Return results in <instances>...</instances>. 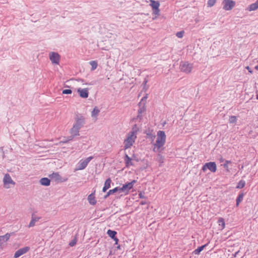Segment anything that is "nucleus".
Listing matches in <instances>:
<instances>
[{"label":"nucleus","instance_id":"1","mask_svg":"<svg viewBox=\"0 0 258 258\" xmlns=\"http://www.w3.org/2000/svg\"><path fill=\"white\" fill-rule=\"evenodd\" d=\"M166 136L165 132L159 131L157 132V138L155 143L154 144V152H161L163 150V146L166 142Z\"/></svg>","mask_w":258,"mask_h":258},{"label":"nucleus","instance_id":"2","mask_svg":"<svg viewBox=\"0 0 258 258\" xmlns=\"http://www.w3.org/2000/svg\"><path fill=\"white\" fill-rule=\"evenodd\" d=\"M137 132L138 129L135 126L133 128L132 131L127 134V138L124 141L125 149L130 148L133 145L137 138Z\"/></svg>","mask_w":258,"mask_h":258},{"label":"nucleus","instance_id":"3","mask_svg":"<svg viewBox=\"0 0 258 258\" xmlns=\"http://www.w3.org/2000/svg\"><path fill=\"white\" fill-rule=\"evenodd\" d=\"M136 182V180H133L130 182L126 183L123 185L121 187H118L119 193H122L121 195L126 196L128 195L130 191L134 187L135 183Z\"/></svg>","mask_w":258,"mask_h":258},{"label":"nucleus","instance_id":"4","mask_svg":"<svg viewBox=\"0 0 258 258\" xmlns=\"http://www.w3.org/2000/svg\"><path fill=\"white\" fill-rule=\"evenodd\" d=\"M147 99V96H146L142 98L141 101L139 103V105L140 106V108L138 110V118H140V119H142V114L145 112L146 110V101Z\"/></svg>","mask_w":258,"mask_h":258},{"label":"nucleus","instance_id":"5","mask_svg":"<svg viewBox=\"0 0 258 258\" xmlns=\"http://www.w3.org/2000/svg\"><path fill=\"white\" fill-rule=\"evenodd\" d=\"M4 186L6 188H10L15 185V182L13 180L10 175L7 173L3 179Z\"/></svg>","mask_w":258,"mask_h":258},{"label":"nucleus","instance_id":"6","mask_svg":"<svg viewBox=\"0 0 258 258\" xmlns=\"http://www.w3.org/2000/svg\"><path fill=\"white\" fill-rule=\"evenodd\" d=\"M150 6L152 8L153 11V14L155 15L158 16L160 14V3L158 1H155L154 0H150Z\"/></svg>","mask_w":258,"mask_h":258},{"label":"nucleus","instance_id":"7","mask_svg":"<svg viewBox=\"0 0 258 258\" xmlns=\"http://www.w3.org/2000/svg\"><path fill=\"white\" fill-rule=\"evenodd\" d=\"M192 64L189 63L188 62H182L180 65V70L186 74L190 73L192 71Z\"/></svg>","mask_w":258,"mask_h":258},{"label":"nucleus","instance_id":"8","mask_svg":"<svg viewBox=\"0 0 258 258\" xmlns=\"http://www.w3.org/2000/svg\"><path fill=\"white\" fill-rule=\"evenodd\" d=\"M208 169L212 172H215L217 170V165L214 162H210L204 164L202 167V170L205 172Z\"/></svg>","mask_w":258,"mask_h":258},{"label":"nucleus","instance_id":"9","mask_svg":"<svg viewBox=\"0 0 258 258\" xmlns=\"http://www.w3.org/2000/svg\"><path fill=\"white\" fill-rule=\"evenodd\" d=\"M223 4L225 10L230 11L234 7L235 3L232 0H223Z\"/></svg>","mask_w":258,"mask_h":258},{"label":"nucleus","instance_id":"10","mask_svg":"<svg viewBox=\"0 0 258 258\" xmlns=\"http://www.w3.org/2000/svg\"><path fill=\"white\" fill-rule=\"evenodd\" d=\"M49 59L53 64H58L60 60V56L57 53L51 52L49 53Z\"/></svg>","mask_w":258,"mask_h":258},{"label":"nucleus","instance_id":"11","mask_svg":"<svg viewBox=\"0 0 258 258\" xmlns=\"http://www.w3.org/2000/svg\"><path fill=\"white\" fill-rule=\"evenodd\" d=\"M92 159H93V157L90 156V157L87 158L86 159H85L84 160H81L79 162V166H78V170H83V169H85L87 167L89 162Z\"/></svg>","mask_w":258,"mask_h":258},{"label":"nucleus","instance_id":"12","mask_svg":"<svg viewBox=\"0 0 258 258\" xmlns=\"http://www.w3.org/2000/svg\"><path fill=\"white\" fill-rule=\"evenodd\" d=\"M30 247L25 246L17 250L14 254L15 258H18L22 255L25 254L30 250Z\"/></svg>","mask_w":258,"mask_h":258},{"label":"nucleus","instance_id":"13","mask_svg":"<svg viewBox=\"0 0 258 258\" xmlns=\"http://www.w3.org/2000/svg\"><path fill=\"white\" fill-rule=\"evenodd\" d=\"M77 92H78L80 96L83 98H86L89 96V91L88 88H79L77 90Z\"/></svg>","mask_w":258,"mask_h":258},{"label":"nucleus","instance_id":"14","mask_svg":"<svg viewBox=\"0 0 258 258\" xmlns=\"http://www.w3.org/2000/svg\"><path fill=\"white\" fill-rule=\"evenodd\" d=\"M111 183V180L110 178H108L105 180L104 186L102 188L103 192H105L108 189H109L110 187Z\"/></svg>","mask_w":258,"mask_h":258},{"label":"nucleus","instance_id":"15","mask_svg":"<svg viewBox=\"0 0 258 258\" xmlns=\"http://www.w3.org/2000/svg\"><path fill=\"white\" fill-rule=\"evenodd\" d=\"M10 234L7 233L4 235L0 236V245L6 242L10 238Z\"/></svg>","mask_w":258,"mask_h":258},{"label":"nucleus","instance_id":"16","mask_svg":"<svg viewBox=\"0 0 258 258\" xmlns=\"http://www.w3.org/2000/svg\"><path fill=\"white\" fill-rule=\"evenodd\" d=\"M79 130L80 128L77 127V126L74 125L71 130V134L73 137L78 136L79 135Z\"/></svg>","mask_w":258,"mask_h":258},{"label":"nucleus","instance_id":"17","mask_svg":"<svg viewBox=\"0 0 258 258\" xmlns=\"http://www.w3.org/2000/svg\"><path fill=\"white\" fill-rule=\"evenodd\" d=\"M84 123V119L82 117H80V118H78L76 123L74 125L75 126H77L78 128H80L83 124Z\"/></svg>","mask_w":258,"mask_h":258},{"label":"nucleus","instance_id":"18","mask_svg":"<svg viewBox=\"0 0 258 258\" xmlns=\"http://www.w3.org/2000/svg\"><path fill=\"white\" fill-rule=\"evenodd\" d=\"M40 219V217L35 216L34 215L32 216L31 220L28 225L29 227H33L35 225V222L38 221Z\"/></svg>","mask_w":258,"mask_h":258},{"label":"nucleus","instance_id":"19","mask_svg":"<svg viewBox=\"0 0 258 258\" xmlns=\"http://www.w3.org/2000/svg\"><path fill=\"white\" fill-rule=\"evenodd\" d=\"M247 9L249 11H253L258 9V0L254 3L250 5Z\"/></svg>","mask_w":258,"mask_h":258},{"label":"nucleus","instance_id":"20","mask_svg":"<svg viewBox=\"0 0 258 258\" xmlns=\"http://www.w3.org/2000/svg\"><path fill=\"white\" fill-rule=\"evenodd\" d=\"M218 224L221 230H223L225 228V221H224V218H223L222 217H220L218 220Z\"/></svg>","mask_w":258,"mask_h":258},{"label":"nucleus","instance_id":"21","mask_svg":"<svg viewBox=\"0 0 258 258\" xmlns=\"http://www.w3.org/2000/svg\"><path fill=\"white\" fill-rule=\"evenodd\" d=\"M88 200L89 203L91 205H94L96 203L95 197L94 196V195H93V194L90 195L88 197Z\"/></svg>","mask_w":258,"mask_h":258},{"label":"nucleus","instance_id":"22","mask_svg":"<svg viewBox=\"0 0 258 258\" xmlns=\"http://www.w3.org/2000/svg\"><path fill=\"white\" fill-rule=\"evenodd\" d=\"M125 161L126 167H130L133 165L132 159L127 155L125 156Z\"/></svg>","mask_w":258,"mask_h":258},{"label":"nucleus","instance_id":"23","mask_svg":"<svg viewBox=\"0 0 258 258\" xmlns=\"http://www.w3.org/2000/svg\"><path fill=\"white\" fill-rule=\"evenodd\" d=\"M40 182L43 185L48 186L50 184V180L47 178H41Z\"/></svg>","mask_w":258,"mask_h":258},{"label":"nucleus","instance_id":"24","mask_svg":"<svg viewBox=\"0 0 258 258\" xmlns=\"http://www.w3.org/2000/svg\"><path fill=\"white\" fill-rule=\"evenodd\" d=\"M117 191L119 192L118 187H116L112 189H110L107 192V194L105 196L104 198H106L110 195H112L114 193L117 192Z\"/></svg>","mask_w":258,"mask_h":258},{"label":"nucleus","instance_id":"25","mask_svg":"<svg viewBox=\"0 0 258 258\" xmlns=\"http://www.w3.org/2000/svg\"><path fill=\"white\" fill-rule=\"evenodd\" d=\"M99 112H100V110L98 108V107H95L94 108L93 111L91 112V116H92V117H96H96H97V115L98 114V113H99Z\"/></svg>","mask_w":258,"mask_h":258},{"label":"nucleus","instance_id":"26","mask_svg":"<svg viewBox=\"0 0 258 258\" xmlns=\"http://www.w3.org/2000/svg\"><path fill=\"white\" fill-rule=\"evenodd\" d=\"M207 246V244H205L204 245H202L200 247H199L198 248H197L196 249H195L194 251V253L195 254H199L200 253V252L204 249V248Z\"/></svg>","mask_w":258,"mask_h":258},{"label":"nucleus","instance_id":"27","mask_svg":"<svg viewBox=\"0 0 258 258\" xmlns=\"http://www.w3.org/2000/svg\"><path fill=\"white\" fill-rule=\"evenodd\" d=\"M89 63L91 66V70L92 71L95 70L98 66L97 62V61H95V60L91 61H90Z\"/></svg>","mask_w":258,"mask_h":258},{"label":"nucleus","instance_id":"28","mask_svg":"<svg viewBox=\"0 0 258 258\" xmlns=\"http://www.w3.org/2000/svg\"><path fill=\"white\" fill-rule=\"evenodd\" d=\"M107 233L112 239H113L115 237V235L117 234L116 231H112L111 230H108L107 231Z\"/></svg>","mask_w":258,"mask_h":258},{"label":"nucleus","instance_id":"29","mask_svg":"<svg viewBox=\"0 0 258 258\" xmlns=\"http://www.w3.org/2000/svg\"><path fill=\"white\" fill-rule=\"evenodd\" d=\"M245 185V181L241 180L238 182L237 185L236 186V188H239V189L242 188L243 187H244Z\"/></svg>","mask_w":258,"mask_h":258},{"label":"nucleus","instance_id":"30","mask_svg":"<svg viewBox=\"0 0 258 258\" xmlns=\"http://www.w3.org/2000/svg\"><path fill=\"white\" fill-rule=\"evenodd\" d=\"M243 198V194H240L236 199V206L238 207L240 203L242 201Z\"/></svg>","mask_w":258,"mask_h":258},{"label":"nucleus","instance_id":"31","mask_svg":"<svg viewBox=\"0 0 258 258\" xmlns=\"http://www.w3.org/2000/svg\"><path fill=\"white\" fill-rule=\"evenodd\" d=\"M216 3V0H209L208 2V7H212L215 5Z\"/></svg>","mask_w":258,"mask_h":258},{"label":"nucleus","instance_id":"32","mask_svg":"<svg viewBox=\"0 0 258 258\" xmlns=\"http://www.w3.org/2000/svg\"><path fill=\"white\" fill-rule=\"evenodd\" d=\"M230 163H231V161H230L226 160V161H225V163L223 164V166L226 169L227 171H229V170L228 169V165L229 164H230Z\"/></svg>","mask_w":258,"mask_h":258},{"label":"nucleus","instance_id":"33","mask_svg":"<svg viewBox=\"0 0 258 258\" xmlns=\"http://www.w3.org/2000/svg\"><path fill=\"white\" fill-rule=\"evenodd\" d=\"M237 120L236 117L235 116H231L229 117V122L230 123H235Z\"/></svg>","mask_w":258,"mask_h":258},{"label":"nucleus","instance_id":"34","mask_svg":"<svg viewBox=\"0 0 258 258\" xmlns=\"http://www.w3.org/2000/svg\"><path fill=\"white\" fill-rule=\"evenodd\" d=\"M51 176L52 178H54L56 179H59L60 178V175L57 173H53L51 174Z\"/></svg>","mask_w":258,"mask_h":258},{"label":"nucleus","instance_id":"35","mask_svg":"<svg viewBox=\"0 0 258 258\" xmlns=\"http://www.w3.org/2000/svg\"><path fill=\"white\" fill-rule=\"evenodd\" d=\"M184 31H180V32H178L176 35V36L178 37V38H182L183 36V34H184Z\"/></svg>","mask_w":258,"mask_h":258},{"label":"nucleus","instance_id":"36","mask_svg":"<svg viewBox=\"0 0 258 258\" xmlns=\"http://www.w3.org/2000/svg\"><path fill=\"white\" fill-rule=\"evenodd\" d=\"M72 92V90L70 89H65L62 91V94H70Z\"/></svg>","mask_w":258,"mask_h":258},{"label":"nucleus","instance_id":"37","mask_svg":"<svg viewBox=\"0 0 258 258\" xmlns=\"http://www.w3.org/2000/svg\"><path fill=\"white\" fill-rule=\"evenodd\" d=\"M76 241L75 240H73V241H72L70 243L69 245H70L71 246H74V245L76 244Z\"/></svg>","mask_w":258,"mask_h":258},{"label":"nucleus","instance_id":"38","mask_svg":"<svg viewBox=\"0 0 258 258\" xmlns=\"http://www.w3.org/2000/svg\"><path fill=\"white\" fill-rule=\"evenodd\" d=\"M158 157L160 158L159 159V161L161 162H163V157L160 155V154H159L158 155Z\"/></svg>","mask_w":258,"mask_h":258},{"label":"nucleus","instance_id":"39","mask_svg":"<svg viewBox=\"0 0 258 258\" xmlns=\"http://www.w3.org/2000/svg\"><path fill=\"white\" fill-rule=\"evenodd\" d=\"M139 198L141 199H144L145 198V196L141 192L139 194Z\"/></svg>","mask_w":258,"mask_h":258},{"label":"nucleus","instance_id":"40","mask_svg":"<svg viewBox=\"0 0 258 258\" xmlns=\"http://www.w3.org/2000/svg\"><path fill=\"white\" fill-rule=\"evenodd\" d=\"M113 240L115 242V244H117L118 242V239L116 237H115L114 238H113Z\"/></svg>","mask_w":258,"mask_h":258},{"label":"nucleus","instance_id":"41","mask_svg":"<svg viewBox=\"0 0 258 258\" xmlns=\"http://www.w3.org/2000/svg\"><path fill=\"white\" fill-rule=\"evenodd\" d=\"M246 69L248 70V72L250 73H252V71L250 70V68L249 67H246Z\"/></svg>","mask_w":258,"mask_h":258},{"label":"nucleus","instance_id":"42","mask_svg":"<svg viewBox=\"0 0 258 258\" xmlns=\"http://www.w3.org/2000/svg\"><path fill=\"white\" fill-rule=\"evenodd\" d=\"M140 204L142 205H145L146 204V202L142 201V202H141Z\"/></svg>","mask_w":258,"mask_h":258},{"label":"nucleus","instance_id":"43","mask_svg":"<svg viewBox=\"0 0 258 258\" xmlns=\"http://www.w3.org/2000/svg\"><path fill=\"white\" fill-rule=\"evenodd\" d=\"M220 161L221 162H223V161H224V159H223V158H221L220 159Z\"/></svg>","mask_w":258,"mask_h":258},{"label":"nucleus","instance_id":"44","mask_svg":"<svg viewBox=\"0 0 258 258\" xmlns=\"http://www.w3.org/2000/svg\"><path fill=\"white\" fill-rule=\"evenodd\" d=\"M255 69L258 70V64L255 67Z\"/></svg>","mask_w":258,"mask_h":258},{"label":"nucleus","instance_id":"45","mask_svg":"<svg viewBox=\"0 0 258 258\" xmlns=\"http://www.w3.org/2000/svg\"><path fill=\"white\" fill-rule=\"evenodd\" d=\"M120 245H118V246H117V249H120Z\"/></svg>","mask_w":258,"mask_h":258},{"label":"nucleus","instance_id":"46","mask_svg":"<svg viewBox=\"0 0 258 258\" xmlns=\"http://www.w3.org/2000/svg\"><path fill=\"white\" fill-rule=\"evenodd\" d=\"M256 99H258V94L256 95Z\"/></svg>","mask_w":258,"mask_h":258},{"label":"nucleus","instance_id":"47","mask_svg":"<svg viewBox=\"0 0 258 258\" xmlns=\"http://www.w3.org/2000/svg\"><path fill=\"white\" fill-rule=\"evenodd\" d=\"M72 140V138H71L69 140V141H70V140Z\"/></svg>","mask_w":258,"mask_h":258}]
</instances>
